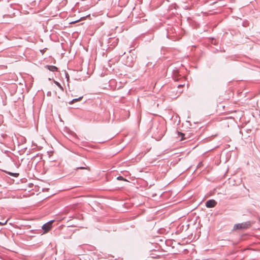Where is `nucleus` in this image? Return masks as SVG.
<instances>
[{
    "instance_id": "1a4fd4ad",
    "label": "nucleus",
    "mask_w": 260,
    "mask_h": 260,
    "mask_svg": "<svg viewBox=\"0 0 260 260\" xmlns=\"http://www.w3.org/2000/svg\"><path fill=\"white\" fill-rule=\"evenodd\" d=\"M203 166V162L201 161L198 164V165L197 166V168L199 169V168L202 167Z\"/></svg>"
},
{
    "instance_id": "dca6fc26",
    "label": "nucleus",
    "mask_w": 260,
    "mask_h": 260,
    "mask_svg": "<svg viewBox=\"0 0 260 260\" xmlns=\"http://www.w3.org/2000/svg\"><path fill=\"white\" fill-rule=\"evenodd\" d=\"M193 210H194V209H192V210H191V211H191V212H192Z\"/></svg>"
},
{
    "instance_id": "2eb2a0df",
    "label": "nucleus",
    "mask_w": 260,
    "mask_h": 260,
    "mask_svg": "<svg viewBox=\"0 0 260 260\" xmlns=\"http://www.w3.org/2000/svg\"><path fill=\"white\" fill-rule=\"evenodd\" d=\"M72 210H75V209H76V208H72Z\"/></svg>"
},
{
    "instance_id": "f8f14e48",
    "label": "nucleus",
    "mask_w": 260,
    "mask_h": 260,
    "mask_svg": "<svg viewBox=\"0 0 260 260\" xmlns=\"http://www.w3.org/2000/svg\"><path fill=\"white\" fill-rule=\"evenodd\" d=\"M117 179H118V180H124V181H126V179H125L124 178H123L122 176H119V177H117Z\"/></svg>"
},
{
    "instance_id": "423d86ee",
    "label": "nucleus",
    "mask_w": 260,
    "mask_h": 260,
    "mask_svg": "<svg viewBox=\"0 0 260 260\" xmlns=\"http://www.w3.org/2000/svg\"><path fill=\"white\" fill-rule=\"evenodd\" d=\"M45 68L51 72H56L57 71V68L54 66L47 65Z\"/></svg>"
},
{
    "instance_id": "ddd939ff",
    "label": "nucleus",
    "mask_w": 260,
    "mask_h": 260,
    "mask_svg": "<svg viewBox=\"0 0 260 260\" xmlns=\"http://www.w3.org/2000/svg\"><path fill=\"white\" fill-rule=\"evenodd\" d=\"M7 221H6L5 222H0V225H4L6 224Z\"/></svg>"
},
{
    "instance_id": "6e6552de",
    "label": "nucleus",
    "mask_w": 260,
    "mask_h": 260,
    "mask_svg": "<svg viewBox=\"0 0 260 260\" xmlns=\"http://www.w3.org/2000/svg\"><path fill=\"white\" fill-rule=\"evenodd\" d=\"M148 34H150L151 35V36L150 37V38H149V39L150 40L151 39H153V35H152V30H149V31H147V36L148 35ZM148 39V38L147 37V39Z\"/></svg>"
},
{
    "instance_id": "f03ea898",
    "label": "nucleus",
    "mask_w": 260,
    "mask_h": 260,
    "mask_svg": "<svg viewBox=\"0 0 260 260\" xmlns=\"http://www.w3.org/2000/svg\"><path fill=\"white\" fill-rule=\"evenodd\" d=\"M251 222L250 221H247L245 222L236 224L234 225V229H246L248 228L251 225Z\"/></svg>"
},
{
    "instance_id": "9d476101",
    "label": "nucleus",
    "mask_w": 260,
    "mask_h": 260,
    "mask_svg": "<svg viewBox=\"0 0 260 260\" xmlns=\"http://www.w3.org/2000/svg\"><path fill=\"white\" fill-rule=\"evenodd\" d=\"M55 83L62 90H63V87L61 86V85L57 82V81H55Z\"/></svg>"
},
{
    "instance_id": "7ed1b4c3",
    "label": "nucleus",
    "mask_w": 260,
    "mask_h": 260,
    "mask_svg": "<svg viewBox=\"0 0 260 260\" xmlns=\"http://www.w3.org/2000/svg\"><path fill=\"white\" fill-rule=\"evenodd\" d=\"M54 220H51L44 224L42 227V229L44 231V233H46L49 232L52 228V224Z\"/></svg>"
},
{
    "instance_id": "f257e3e1",
    "label": "nucleus",
    "mask_w": 260,
    "mask_h": 260,
    "mask_svg": "<svg viewBox=\"0 0 260 260\" xmlns=\"http://www.w3.org/2000/svg\"><path fill=\"white\" fill-rule=\"evenodd\" d=\"M149 133H151V137L156 140H159L164 135L165 127L155 118L152 119L148 123Z\"/></svg>"
},
{
    "instance_id": "4468645a",
    "label": "nucleus",
    "mask_w": 260,
    "mask_h": 260,
    "mask_svg": "<svg viewBox=\"0 0 260 260\" xmlns=\"http://www.w3.org/2000/svg\"><path fill=\"white\" fill-rule=\"evenodd\" d=\"M80 169H85V168H84V167H81V168H80Z\"/></svg>"
},
{
    "instance_id": "20e7f679",
    "label": "nucleus",
    "mask_w": 260,
    "mask_h": 260,
    "mask_svg": "<svg viewBox=\"0 0 260 260\" xmlns=\"http://www.w3.org/2000/svg\"><path fill=\"white\" fill-rule=\"evenodd\" d=\"M205 204H206V206L207 208H213V207H214L216 205L217 202L215 201V200H214L213 199H211V200H208L206 202Z\"/></svg>"
},
{
    "instance_id": "9b49d317",
    "label": "nucleus",
    "mask_w": 260,
    "mask_h": 260,
    "mask_svg": "<svg viewBox=\"0 0 260 260\" xmlns=\"http://www.w3.org/2000/svg\"><path fill=\"white\" fill-rule=\"evenodd\" d=\"M10 175L11 176H14V177H17L19 175L18 173H9Z\"/></svg>"
},
{
    "instance_id": "39448f33",
    "label": "nucleus",
    "mask_w": 260,
    "mask_h": 260,
    "mask_svg": "<svg viewBox=\"0 0 260 260\" xmlns=\"http://www.w3.org/2000/svg\"><path fill=\"white\" fill-rule=\"evenodd\" d=\"M178 135L180 137V141L186 140L189 136V134H184L182 132H178Z\"/></svg>"
},
{
    "instance_id": "0eeeda50",
    "label": "nucleus",
    "mask_w": 260,
    "mask_h": 260,
    "mask_svg": "<svg viewBox=\"0 0 260 260\" xmlns=\"http://www.w3.org/2000/svg\"><path fill=\"white\" fill-rule=\"evenodd\" d=\"M82 99V96L79 97L78 99H73L71 102H69L70 104H73L77 102L80 101Z\"/></svg>"
}]
</instances>
